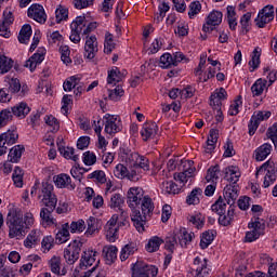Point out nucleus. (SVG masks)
<instances>
[{
	"label": "nucleus",
	"mask_w": 277,
	"mask_h": 277,
	"mask_svg": "<svg viewBox=\"0 0 277 277\" xmlns=\"http://www.w3.org/2000/svg\"><path fill=\"white\" fill-rule=\"evenodd\" d=\"M34 214L26 212L23 219V212L16 209H11L6 216V224L9 226V237L14 239L15 237H25L27 230L34 226Z\"/></svg>",
	"instance_id": "f257e3e1"
},
{
	"label": "nucleus",
	"mask_w": 277,
	"mask_h": 277,
	"mask_svg": "<svg viewBox=\"0 0 277 277\" xmlns=\"http://www.w3.org/2000/svg\"><path fill=\"white\" fill-rule=\"evenodd\" d=\"M38 198L45 207L40 211L42 224L53 226V224H56V221L53 219L52 213L55 211V207H57V195H55L53 184L49 182L42 183Z\"/></svg>",
	"instance_id": "f03ea898"
},
{
	"label": "nucleus",
	"mask_w": 277,
	"mask_h": 277,
	"mask_svg": "<svg viewBox=\"0 0 277 277\" xmlns=\"http://www.w3.org/2000/svg\"><path fill=\"white\" fill-rule=\"evenodd\" d=\"M140 205L142 212L133 209L131 220L137 233H144V230H146V221L148 217H150V215H153V211H155V203L150 197L145 196Z\"/></svg>",
	"instance_id": "7ed1b4c3"
},
{
	"label": "nucleus",
	"mask_w": 277,
	"mask_h": 277,
	"mask_svg": "<svg viewBox=\"0 0 277 277\" xmlns=\"http://www.w3.org/2000/svg\"><path fill=\"white\" fill-rule=\"evenodd\" d=\"M192 239H194V236L188 234L185 227H182L175 230L174 235L168 236L166 238L164 248L172 254L176 248L177 240L181 248H187V245L192 243Z\"/></svg>",
	"instance_id": "20e7f679"
},
{
	"label": "nucleus",
	"mask_w": 277,
	"mask_h": 277,
	"mask_svg": "<svg viewBox=\"0 0 277 277\" xmlns=\"http://www.w3.org/2000/svg\"><path fill=\"white\" fill-rule=\"evenodd\" d=\"M263 172H266L264 176L263 187L267 188L271 185H274L277 179L276 163H274V161L272 160H267L256 170L255 176H259V174H263Z\"/></svg>",
	"instance_id": "39448f33"
},
{
	"label": "nucleus",
	"mask_w": 277,
	"mask_h": 277,
	"mask_svg": "<svg viewBox=\"0 0 277 277\" xmlns=\"http://www.w3.org/2000/svg\"><path fill=\"white\" fill-rule=\"evenodd\" d=\"M81 248H83V242H81V239H75L67 246V248L64 250V259L67 265H75V263L79 261Z\"/></svg>",
	"instance_id": "423d86ee"
},
{
	"label": "nucleus",
	"mask_w": 277,
	"mask_h": 277,
	"mask_svg": "<svg viewBox=\"0 0 277 277\" xmlns=\"http://www.w3.org/2000/svg\"><path fill=\"white\" fill-rule=\"evenodd\" d=\"M190 274L193 277H209L211 268L207 263V259H201L200 256L195 258Z\"/></svg>",
	"instance_id": "0eeeda50"
},
{
	"label": "nucleus",
	"mask_w": 277,
	"mask_h": 277,
	"mask_svg": "<svg viewBox=\"0 0 277 277\" xmlns=\"http://www.w3.org/2000/svg\"><path fill=\"white\" fill-rule=\"evenodd\" d=\"M127 198L128 207L133 210L140 207L141 201H143L146 196H144V189L142 187H131L128 190Z\"/></svg>",
	"instance_id": "6e6552de"
},
{
	"label": "nucleus",
	"mask_w": 277,
	"mask_h": 277,
	"mask_svg": "<svg viewBox=\"0 0 277 277\" xmlns=\"http://www.w3.org/2000/svg\"><path fill=\"white\" fill-rule=\"evenodd\" d=\"M192 166H194L193 161H186L184 163L183 172L174 173L173 179L174 181L180 183V185H182L181 187H183L185 183L189 181V179L194 177V172H196V167H192Z\"/></svg>",
	"instance_id": "1a4fd4ad"
},
{
	"label": "nucleus",
	"mask_w": 277,
	"mask_h": 277,
	"mask_svg": "<svg viewBox=\"0 0 277 277\" xmlns=\"http://www.w3.org/2000/svg\"><path fill=\"white\" fill-rule=\"evenodd\" d=\"M105 133L108 135H116V133H120L122 131V121H120V118L118 116L105 115Z\"/></svg>",
	"instance_id": "9d476101"
},
{
	"label": "nucleus",
	"mask_w": 277,
	"mask_h": 277,
	"mask_svg": "<svg viewBox=\"0 0 277 277\" xmlns=\"http://www.w3.org/2000/svg\"><path fill=\"white\" fill-rule=\"evenodd\" d=\"M159 271L153 265L134 264L132 277H156Z\"/></svg>",
	"instance_id": "9b49d317"
},
{
	"label": "nucleus",
	"mask_w": 277,
	"mask_h": 277,
	"mask_svg": "<svg viewBox=\"0 0 277 277\" xmlns=\"http://www.w3.org/2000/svg\"><path fill=\"white\" fill-rule=\"evenodd\" d=\"M223 16L224 14H222V12L212 11L207 17V23L203 24L202 31H205V34H211L217 25H222Z\"/></svg>",
	"instance_id": "f8f14e48"
},
{
	"label": "nucleus",
	"mask_w": 277,
	"mask_h": 277,
	"mask_svg": "<svg viewBox=\"0 0 277 277\" xmlns=\"http://www.w3.org/2000/svg\"><path fill=\"white\" fill-rule=\"evenodd\" d=\"M28 18H32L37 23L44 25L47 23V13L44 12V6L40 4H31L27 11Z\"/></svg>",
	"instance_id": "ddd939ff"
},
{
	"label": "nucleus",
	"mask_w": 277,
	"mask_h": 277,
	"mask_svg": "<svg viewBox=\"0 0 277 277\" xmlns=\"http://www.w3.org/2000/svg\"><path fill=\"white\" fill-rule=\"evenodd\" d=\"M159 133V126L154 121L145 122L141 129V137L143 142H148V140H155Z\"/></svg>",
	"instance_id": "4468645a"
},
{
	"label": "nucleus",
	"mask_w": 277,
	"mask_h": 277,
	"mask_svg": "<svg viewBox=\"0 0 277 277\" xmlns=\"http://www.w3.org/2000/svg\"><path fill=\"white\" fill-rule=\"evenodd\" d=\"M96 53H98V40L96 39V36H87L84 57H87V60H94V57H96Z\"/></svg>",
	"instance_id": "2eb2a0df"
},
{
	"label": "nucleus",
	"mask_w": 277,
	"mask_h": 277,
	"mask_svg": "<svg viewBox=\"0 0 277 277\" xmlns=\"http://www.w3.org/2000/svg\"><path fill=\"white\" fill-rule=\"evenodd\" d=\"M54 183L60 189H69V192L75 190L77 187V185L72 183L70 175L66 173H61L54 176Z\"/></svg>",
	"instance_id": "dca6fc26"
},
{
	"label": "nucleus",
	"mask_w": 277,
	"mask_h": 277,
	"mask_svg": "<svg viewBox=\"0 0 277 277\" xmlns=\"http://www.w3.org/2000/svg\"><path fill=\"white\" fill-rule=\"evenodd\" d=\"M44 55H47V50L44 48H39L37 53L26 61L25 67L29 68V70L34 72L35 68L38 67V64H42V62H44Z\"/></svg>",
	"instance_id": "f3484780"
},
{
	"label": "nucleus",
	"mask_w": 277,
	"mask_h": 277,
	"mask_svg": "<svg viewBox=\"0 0 277 277\" xmlns=\"http://www.w3.org/2000/svg\"><path fill=\"white\" fill-rule=\"evenodd\" d=\"M106 238L114 241L118 237V214H114L105 225Z\"/></svg>",
	"instance_id": "a211bd4d"
},
{
	"label": "nucleus",
	"mask_w": 277,
	"mask_h": 277,
	"mask_svg": "<svg viewBox=\"0 0 277 277\" xmlns=\"http://www.w3.org/2000/svg\"><path fill=\"white\" fill-rule=\"evenodd\" d=\"M96 251L88 250L84 251L81 260H80V269H88V267H92L96 262Z\"/></svg>",
	"instance_id": "6ab92c4d"
},
{
	"label": "nucleus",
	"mask_w": 277,
	"mask_h": 277,
	"mask_svg": "<svg viewBox=\"0 0 277 277\" xmlns=\"http://www.w3.org/2000/svg\"><path fill=\"white\" fill-rule=\"evenodd\" d=\"M102 252H103L106 265H113V263H116V260L118 259V247L111 246V245L105 246Z\"/></svg>",
	"instance_id": "aec40b11"
},
{
	"label": "nucleus",
	"mask_w": 277,
	"mask_h": 277,
	"mask_svg": "<svg viewBox=\"0 0 277 277\" xmlns=\"http://www.w3.org/2000/svg\"><path fill=\"white\" fill-rule=\"evenodd\" d=\"M49 267L52 274L56 276H66V268H62V258L54 255L49 261Z\"/></svg>",
	"instance_id": "412c9836"
},
{
	"label": "nucleus",
	"mask_w": 277,
	"mask_h": 277,
	"mask_svg": "<svg viewBox=\"0 0 277 277\" xmlns=\"http://www.w3.org/2000/svg\"><path fill=\"white\" fill-rule=\"evenodd\" d=\"M126 75H127V70H123L121 72V70L118 67L113 68L110 71H108L107 84L116 85L117 83H120V81H122Z\"/></svg>",
	"instance_id": "4be33fe9"
},
{
	"label": "nucleus",
	"mask_w": 277,
	"mask_h": 277,
	"mask_svg": "<svg viewBox=\"0 0 277 277\" xmlns=\"http://www.w3.org/2000/svg\"><path fill=\"white\" fill-rule=\"evenodd\" d=\"M11 108L13 115L16 116V118H21V120H23V118H27L28 114L31 111V108L25 102H21Z\"/></svg>",
	"instance_id": "5701e85b"
},
{
	"label": "nucleus",
	"mask_w": 277,
	"mask_h": 277,
	"mask_svg": "<svg viewBox=\"0 0 277 277\" xmlns=\"http://www.w3.org/2000/svg\"><path fill=\"white\" fill-rule=\"evenodd\" d=\"M272 144L269 143H264L263 145H261L260 147H258L255 149V160L256 161H265V159H267V157H269V155H272Z\"/></svg>",
	"instance_id": "b1692460"
},
{
	"label": "nucleus",
	"mask_w": 277,
	"mask_h": 277,
	"mask_svg": "<svg viewBox=\"0 0 277 277\" xmlns=\"http://www.w3.org/2000/svg\"><path fill=\"white\" fill-rule=\"evenodd\" d=\"M2 136V140L5 142L6 146H12L18 142V131L16 130V127H11L6 132L0 134Z\"/></svg>",
	"instance_id": "393cba45"
},
{
	"label": "nucleus",
	"mask_w": 277,
	"mask_h": 277,
	"mask_svg": "<svg viewBox=\"0 0 277 277\" xmlns=\"http://www.w3.org/2000/svg\"><path fill=\"white\" fill-rule=\"evenodd\" d=\"M68 239H70V225L68 223H65L56 233L55 242L58 245L66 243Z\"/></svg>",
	"instance_id": "a878e982"
},
{
	"label": "nucleus",
	"mask_w": 277,
	"mask_h": 277,
	"mask_svg": "<svg viewBox=\"0 0 277 277\" xmlns=\"http://www.w3.org/2000/svg\"><path fill=\"white\" fill-rule=\"evenodd\" d=\"M224 198L225 200H227V205H229V207H233V205H235V200L239 198V194L237 193V186L227 185L224 188Z\"/></svg>",
	"instance_id": "bb28decb"
},
{
	"label": "nucleus",
	"mask_w": 277,
	"mask_h": 277,
	"mask_svg": "<svg viewBox=\"0 0 277 277\" xmlns=\"http://www.w3.org/2000/svg\"><path fill=\"white\" fill-rule=\"evenodd\" d=\"M5 81L9 82V91L12 92V94L21 92V80L16 78L14 71H11L10 75L5 77Z\"/></svg>",
	"instance_id": "cd10ccee"
},
{
	"label": "nucleus",
	"mask_w": 277,
	"mask_h": 277,
	"mask_svg": "<svg viewBox=\"0 0 277 277\" xmlns=\"http://www.w3.org/2000/svg\"><path fill=\"white\" fill-rule=\"evenodd\" d=\"M23 153H25V146L15 145L13 148L10 149L9 161H11V163H18V161H21V158L23 157Z\"/></svg>",
	"instance_id": "c85d7f7f"
},
{
	"label": "nucleus",
	"mask_w": 277,
	"mask_h": 277,
	"mask_svg": "<svg viewBox=\"0 0 277 277\" xmlns=\"http://www.w3.org/2000/svg\"><path fill=\"white\" fill-rule=\"evenodd\" d=\"M137 252V243L129 242L127 243L120 252V261H127L130 256H133L134 253Z\"/></svg>",
	"instance_id": "c756f323"
},
{
	"label": "nucleus",
	"mask_w": 277,
	"mask_h": 277,
	"mask_svg": "<svg viewBox=\"0 0 277 277\" xmlns=\"http://www.w3.org/2000/svg\"><path fill=\"white\" fill-rule=\"evenodd\" d=\"M221 174L220 164L211 166L207 171L206 181L208 183H217Z\"/></svg>",
	"instance_id": "7c9ffc66"
},
{
	"label": "nucleus",
	"mask_w": 277,
	"mask_h": 277,
	"mask_svg": "<svg viewBox=\"0 0 277 277\" xmlns=\"http://www.w3.org/2000/svg\"><path fill=\"white\" fill-rule=\"evenodd\" d=\"M265 90H267V81L260 78L251 87L252 96H261Z\"/></svg>",
	"instance_id": "2f4dec72"
},
{
	"label": "nucleus",
	"mask_w": 277,
	"mask_h": 277,
	"mask_svg": "<svg viewBox=\"0 0 277 277\" xmlns=\"http://www.w3.org/2000/svg\"><path fill=\"white\" fill-rule=\"evenodd\" d=\"M200 198H202V188H194L186 197V205H200Z\"/></svg>",
	"instance_id": "473e14b6"
},
{
	"label": "nucleus",
	"mask_w": 277,
	"mask_h": 277,
	"mask_svg": "<svg viewBox=\"0 0 277 277\" xmlns=\"http://www.w3.org/2000/svg\"><path fill=\"white\" fill-rule=\"evenodd\" d=\"M261 65V49L255 48L251 54V60L249 61L250 72H254L256 68Z\"/></svg>",
	"instance_id": "72a5a7b5"
},
{
	"label": "nucleus",
	"mask_w": 277,
	"mask_h": 277,
	"mask_svg": "<svg viewBox=\"0 0 277 277\" xmlns=\"http://www.w3.org/2000/svg\"><path fill=\"white\" fill-rule=\"evenodd\" d=\"M14 120V111L11 108L2 109L0 111V128L8 127L9 122Z\"/></svg>",
	"instance_id": "f704fd0d"
},
{
	"label": "nucleus",
	"mask_w": 277,
	"mask_h": 277,
	"mask_svg": "<svg viewBox=\"0 0 277 277\" xmlns=\"http://www.w3.org/2000/svg\"><path fill=\"white\" fill-rule=\"evenodd\" d=\"M14 67V61L3 54H0V72L1 75H5V72H10Z\"/></svg>",
	"instance_id": "c9c22d12"
},
{
	"label": "nucleus",
	"mask_w": 277,
	"mask_h": 277,
	"mask_svg": "<svg viewBox=\"0 0 277 277\" xmlns=\"http://www.w3.org/2000/svg\"><path fill=\"white\" fill-rule=\"evenodd\" d=\"M226 18L229 25V29H232V31H235V29H237V12L235 11V6L233 5L227 6Z\"/></svg>",
	"instance_id": "e433bc0d"
},
{
	"label": "nucleus",
	"mask_w": 277,
	"mask_h": 277,
	"mask_svg": "<svg viewBox=\"0 0 277 277\" xmlns=\"http://www.w3.org/2000/svg\"><path fill=\"white\" fill-rule=\"evenodd\" d=\"M213 239H215V232L213 230L205 232L200 240L201 250H207V248H209V246L213 243Z\"/></svg>",
	"instance_id": "4c0bfd02"
},
{
	"label": "nucleus",
	"mask_w": 277,
	"mask_h": 277,
	"mask_svg": "<svg viewBox=\"0 0 277 277\" xmlns=\"http://www.w3.org/2000/svg\"><path fill=\"white\" fill-rule=\"evenodd\" d=\"M30 38H31V25L26 24L19 30L18 42H21V44H27Z\"/></svg>",
	"instance_id": "58836bf2"
},
{
	"label": "nucleus",
	"mask_w": 277,
	"mask_h": 277,
	"mask_svg": "<svg viewBox=\"0 0 277 277\" xmlns=\"http://www.w3.org/2000/svg\"><path fill=\"white\" fill-rule=\"evenodd\" d=\"M248 228H252L258 235H265V220L258 217L249 223Z\"/></svg>",
	"instance_id": "ea45409f"
},
{
	"label": "nucleus",
	"mask_w": 277,
	"mask_h": 277,
	"mask_svg": "<svg viewBox=\"0 0 277 277\" xmlns=\"http://www.w3.org/2000/svg\"><path fill=\"white\" fill-rule=\"evenodd\" d=\"M88 228L84 233L87 237H92L94 233H98V219L94 216H90L89 220L87 221Z\"/></svg>",
	"instance_id": "a19ab883"
},
{
	"label": "nucleus",
	"mask_w": 277,
	"mask_h": 277,
	"mask_svg": "<svg viewBox=\"0 0 277 277\" xmlns=\"http://www.w3.org/2000/svg\"><path fill=\"white\" fill-rule=\"evenodd\" d=\"M85 25H88V19H85V16H78L71 23L70 29H71V31L81 34V31H83V28L85 27Z\"/></svg>",
	"instance_id": "79ce46f5"
},
{
	"label": "nucleus",
	"mask_w": 277,
	"mask_h": 277,
	"mask_svg": "<svg viewBox=\"0 0 277 277\" xmlns=\"http://www.w3.org/2000/svg\"><path fill=\"white\" fill-rule=\"evenodd\" d=\"M38 241H40V232L31 230L24 240V246L25 248H34Z\"/></svg>",
	"instance_id": "37998d69"
},
{
	"label": "nucleus",
	"mask_w": 277,
	"mask_h": 277,
	"mask_svg": "<svg viewBox=\"0 0 277 277\" xmlns=\"http://www.w3.org/2000/svg\"><path fill=\"white\" fill-rule=\"evenodd\" d=\"M58 153L63 155L65 159H71V161H79V155H75V148L72 147H58Z\"/></svg>",
	"instance_id": "c03bdc74"
},
{
	"label": "nucleus",
	"mask_w": 277,
	"mask_h": 277,
	"mask_svg": "<svg viewBox=\"0 0 277 277\" xmlns=\"http://www.w3.org/2000/svg\"><path fill=\"white\" fill-rule=\"evenodd\" d=\"M162 187L166 194H172L173 196L181 194V187H179V184L174 183L173 181L163 182Z\"/></svg>",
	"instance_id": "a18cd8bd"
},
{
	"label": "nucleus",
	"mask_w": 277,
	"mask_h": 277,
	"mask_svg": "<svg viewBox=\"0 0 277 277\" xmlns=\"http://www.w3.org/2000/svg\"><path fill=\"white\" fill-rule=\"evenodd\" d=\"M160 68H172L175 66L174 57L170 53H164L160 56L159 61Z\"/></svg>",
	"instance_id": "49530a36"
},
{
	"label": "nucleus",
	"mask_w": 277,
	"mask_h": 277,
	"mask_svg": "<svg viewBox=\"0 0 277 277\" xmlns=\"http://www.w3.org/2000/svg\"><path fill=\"white\" fill-rule=\"evenodd\" d=\"M116 49V43L114 42V35L110 32L105 34V41H104V53L109 55L111 51Z\"/></svg>",
	"instance_id": "de8ad7c7"
},
{
	"label": "nucleus",
	"mask_w": 277,
	"mask_h": 277,
	"mask_svg": "<svg viewBox=\"0 0 277 277\" xmlns=\"http://www.w3.org/2000/svg\"><path fill=\"white\" fill-rule=\"evenodd\" d=\"M252 18V13L248 12L246 14H243L240 18V25H241V30L240 34L242 36H246V34H248V31H250V21Z\"/></svg>",
	"instance_id": "09e8293b"
},
{
	"label": "nucleus",
	"mask_w": 277,
	"mask_h": 277,
	"mask_svg": "<svg viewBox=\"0 0 277 277\" xmlns=\"http://www.w3.org/2000/svg\"><path fill=\"white\" fill-rule=\"evenodd\" d=\"M88 179H92L94 183H100L101 185H105V183H107V176L103 170H96L93 173H90Z\"/></svg>",
	"instance_id": "8fccbe9b"
},
{
	"label": "nucleus",
	"mask_w": 277,
	"mask_h": 277,
	"mask_svg": "<svg viewBox=\"0 0 277 277\" xmlns=\"http://www.w3.org/2000/svg\"><path fill=\"white\" fill-rule=\"evenodd\" d=\"M163 243V239L154 236L151 239H149L148 243L146 245L147 252H157L159 250V247Z\"/></svg>",
	"instance_id": "3c124183"
},
{
	"label": "nucleus",
	"mask_w": 277,
	"mask_h": 277,
	"mask_svg": "<svg viewBox=\"0 0 277 277\" xmlns=\"http://www.w3.org/2000/svg\"><path fill=\"white\" fill-rule=\"evenodd\" d=\"M223 172L225 173V179L229 181V183H233V185H235L239 181V176H241L239 172L232 168H225Z\"/></svg>",
	"instance_id": "603ef678"
},
{
	"label": "nucleus",
	"mask_w": 277,
	"mask_h": 277,
	"mask_svg": "<svg viewBox=\"0 0 277 277\" xmlns=\"http://www.w3.org/2000/svg\"><path fill=\"white\" fill-rule=\"evenodd\" d=\"M122 96H124V90L120 85H117L114 90H108L109 101H114L116 103L120 101Z\"/></svg>",
	"instance_id": "864d4df0"
},
{
	"label": "nucleus",
	"mask_w": 277,
	"mask_h": 277,
	"mask_svg": "<svg viewBox=\"0 0 277 277\" xmlns=\"http://www.w3.org/2000/svg\"><path fill=\"white\" fill-rule=\"evenodd\" d=\"M211 211L217 213V215H224L226 213V205L222 197H220L211 207Z\"/></svg>",
	"instance_id": "5fc2aeb1"
},
{
	"label": "nucleus",
	"mask_w": 277,
	"mask_h": 277,
	"mask_svg": "<svg viewBox=\"0 0 277 277\" xmlns=\"http://www.w3.org/2000/svg\"><path fill=\"white\" fill-rule=\"evenodd\" d=\"M60 53H61V60L63 64H72V58H70V48L68 45H62L60 48Z\"/></svg>",
	"instance_id": "6e6d98bb"
},
{
	"label": "nucleus",
	"mask_w": 277,
	"mask_h": 277,
	"mask_svg": "<svg viewBox=\"0 0 277 277\" xmlns=\"http://www.w3.org/2000/svg\"><path fill=\"white\" fill-rule=\"evenodd\" d=\"M122 205H124V198L120 194L116 193L111 195L109 202L110 209H120Z\"/></svg>",
	"instance_id": "4d7b16f0"
},
{
	"label": "nucleus",
	"mask_w": 277,
	"mask_h": 277,
	"mask_svg": "<svg viewBox=\"0 0 277 277\" xmlns=\"http://www.w3.org/2000/svg\"><path fill=\"white\" fill-rule=\"evenodd\" d=\"M44 120L45 124L51 127L52 133H57V131H60V121H57V118L53 117V115L45 116Z\"/></svg>",
	"instance_id": "13d9d810"
},
{
	"label": "nucleus",
	"mask_w": 277,
	"mask_h": 277,
	"mask_svg": "<svg viewBox=\"0 0 277 277\" xmlns=\"http://www.w3.org/2000/svg\"><path fill=\"white\" fill-rule=\"evenodd\" d=\"M114 175L117 179H127L129 175V169L124 164L119 163L115 167Z\"/></svg>",
	"instance_id": "bf43d9fd"
},
{
	"label": "nucleus",
	"mask_w": 277,
	"mask_h": 277,
	"mask_svg": "<svg viewBox=\"0 0 277 277\" xmlns=\"http://www.w3.org/2000/svg\"><path fill=\"white\" fill-rule=\"evenodd\" d=\"M69 230L70 233H83L85 230V221L78 220L76 222H71L69 225Z\"/></svg>",
	"instance_id": "052dcab7"
},
{
	"label": "nucleus",
	"mask_w": 277,
	"mask_h": 277,
	"mask_svg": "<svg viewBox=\"0 0 277 277\" xmlns=\"http://www.w3.org/2000/svg\"><path fill=\"white\" fill-rule=\"evenodd\" d=\"M188 222H190L195 228H202V226H205V217H202L201 213L189 216Z\"/></svg>",
	"instance_id": "680f3d73"
},
{
	"label": "nucleus",
	"mask_w": 277,
	"mask_h": 277,
	"mask_svg": "<svg viewBox=\"0 0 277 277\" xmlns=\"http://www.w3.org/2000/svg\"><path fill=\"white\" fill-rule=\"evenodd\" d=\"M56 23H62V21H68V9L60 5L55 11Z\"/></svg>",
	"instance_id": "e2e57ef3"
},
{
	"label": "nucleus",
	"mask_w": 277,
	"mask_h": 277,
	"mask_svg": "<svg viewBox=\"0 0 277 277\" xmlns=\"http://www.w3.org/2000/svg\"><path fill=\"white\" fill-rule=\"evenodd\" d=\"M200 10H202V4H200V1L192 2L189 4V11H188L189 18H195L197 14H200Z\"/></svg>",
	"instance_id": "0e129e2a"
},
{
	"label": "nucleus",
	"mask_w": 277,
	"mask_h": 277,
	"mask_svg": "<svg viewBox=\"0 0 277 277\" xmlns=\"http://www.w3.org/2000/svg\"><path fill=\"white\" fill-rule=\"evenodd\" d=\"M54 242H55V238H53V236L43 237L41 242V250H43V252H49L51 248H53Z\"/></svg>",
	"instance_id": "69168bd1"
},
{
	"label": "nucleus",
	"mask_w": 277,
	"mask_h": 277,
	"mask_svg": "<svg viewBox=\"0 0 277 277\" xmlns=\"http://www.w3.org/2000/svg\"><path fill=\"white\" fill-rule=\"evenodd\" d=\"M84 166H94L96 163V155L92 151H85L83 154Z\"/></svg>",
	"instance_id": "338daca9"
},
{
	"label": "nucleus",
	"mask_w": 277,
	"mask_h": 277,
	"mask_svg": "<svg viewBox=\"0 0 277 277\" xmlns=\"http://www.w3.org/2000/svg\"><path fill=\"white\" fill-rule=\"evenodd\" d=\"M266 135L268 140H272L273 144H277V123H274L268 128Z\"/></svg>",
	"instance_id": "774afa93"
}]
</instances>
